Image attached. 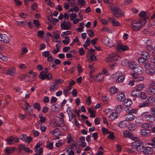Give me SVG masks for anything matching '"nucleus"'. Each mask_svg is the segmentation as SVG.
Masks as SVG:
<instances>
[{
  "label": "nucleus",
  "instance_id": "nucleus-1",
  "mask_svg": "<svg viewBox=\"0 0 155 155\" xmlns=\"http://www.w3.org/2000/svg\"><path fill=\"white\" fill-rule=\"evenodd\" d=\"M146 23V20L145 19L140 20L138 21L132 22L131 25L133 30L136 31L139 30L141 28L142 25Z\"/></svg>",
  "mask_w": 155,
  "mask_h": 155
},
{
  "label": "nucleus",
  "instance_id": "nucleus-2",
  "mask_svg": "<svg viewBox=\"0 0 155 155\" xmlns=\"http://www.w3.org/2000/svg\"><path fill=\"white\" fill-rule=\"evenodd\" d=\"M133 147H134L137 150L140 152L143 153L144 151L145 147L141 142L135 141L132 143Z\"/></svg>",
  "mask_w": 155,
  "mask_h": 155
},
{
  "label": "nucleus",
  "instance_id": "nucleus-3",
  "mask_svg": "<svg viewBox=\"0 0 155 155\" xmlns=\"http://www.w3.org/2000/svg\"><path fill=\"white\" fill-rule=\"evenodd\" d=\"M113 4L109 3V5L111 10L113 12L114 15L116 17L118 18L119 15L121 14V11L118 6L112 7Z\"/></svg>",
  "mask_w": 155,
  "mask_h": 155
},
{
  "label": "nucleus",
  "instance_id": "nucleus-4",
  "mask_svg": "<svg viewBox=\"0 0 155 155\" xmlns=\"http://www.w3.org/2000/svg\"><path fill=\"white\" fill-rule=\"evenodd\" d=\"M144 68L146 73L148 75H153L155 73V69L150 64L148 63H145Z\"/></svg>",
  "mask_w": 155,
  "mask_h": 155
},
{
  "label": "nucleus",
  "instance_id": "nucleus-5",
  "mask_svg": "<svg viewBox=\"0 0 155 155\" xmlns=\"http://www.w3.org/2000/svg\"><path fill=\"white\" fill-rule=\"evenodd\" d=\"M142 116L147 121L153 122L155 120V117L153 115L150 114L148 112H144L142 114Z\"/></svg>",
  "mask_w": 155,
  "mask_h": 155
},
{
  "label": "nucleus",
  "instance_id": "nucleus-6",
  "mask_svg": "<svg viewBox=\"0 0 155 155\" xmlns=\"http://www.w3.org/2000/svg\"><path fill=\"white\" fill-rule=\"evenodd\" d=\"M120 58V57L118 55L114 53L108 55L107 61L111 63H114Z\"/></svg>",
  "mask_w": 155,
  "mask_h": 155
},
{
  "label": "nucleus",
  "instance_id": "nucleus-7",
  "mask_svg": "<svg viewBox=\"0 0 155 155\" xmlns=\"http://www.w3.org/2000/svg\"><path fill=\"white\" fill-rule=\"evenodd\" d=\"M93 71H91L90 74V77L93 78L94 80H96L98 82H100L102 81L104 77V75L103 74H101L97 76H93L91 75V74Z\"/></svg>",
  "mask_w": 155,
  "mask_h": 155
},
{
  "label": "nucleus",
  "instance_id": "nucleus-8",
  "mask_svg": "<svg viewBox=\"0 0 155 155\" xmlns=\"http://www.w3.org/2000/svg\"><path fill=\"white\" fill-rule=\"evenodd\" d=\"M0 41L3 43H10V39L9 36L7 35L0 33Z\"/></svg>",
  "mask_w": 155,
  "mask_h": 155
},
{
  "label": "nucleus",
  "instance_id": "nucleus-9",
  "mask_svg": "<svg viewBox=\"0 0 155 155\" xmlns=\"http://www.w3.org/2000/svg\"><path fill=\"white\" fill-rule=\"evenodd\" d=\"M124 136L125 137H129L133 140H136L137 138L134 137L132 133L128 130H125L123 132Z\"/></svg>",
  "mask_w": 155,
  "mask_h": 155
},
{
  "label": "nucleus",
  "instance_id": "nucleus-10",
  "mask_svg": "<svg viewBox=\"0 0 155 155\" xmlns=\"http://www.w3.org/2000/svg\"><path fill=\"white\" fill-rule=\"evenodd\" d=\"M129 48L126 45H124L122 44L118 45L116 48V50L120 52L125 51L128 49Z\"/></svg>",
  "mask_w": 155,
  "mask_h": 155
},
{
  "label": "nucleus",
  "instance_id": "nucleus-11",
  "mask_svg": "<svg viewBox=\"0 0 155 155\" xmlns=\"http://www.w3.org/2000/svg\"><path fill=\"white\" fill-rule=\"evenodd\" d=\"M141 134L144 136H149L150 135L151 131L148 129H142L140 130Z\"/></svg>",
  "mask_w": 155,
  "mask_h": 155
},
{
  "label": "nucleus",
  "instance_id": "nucleus-12",
  "mask_svg": "<svg viewBox=\"0 0 155 155\" xmlns=\"http://www.w3.org/2000/svg\"><path fill=\"white\" fill-rule=\"evenodd\" d=\"M134 71L138 74H141L143 73V69L141 66L137 65L134 69Z\"/></svg>",
  "mask_w": 155,
  "mask_h": 155
},
{
  "label": "nucleus",
  "instance_id": "nucleus-13",
  "mask_svg": "<svg viewBox=\"0 0 155 155\" xmlns=\"http://www.w3.org/2000/svg\"><path fill=\"white\" fill-rule=\"evenodd\" d=\"M60 133L61 131L58 128L55 129L51 133V134L54 135L57 139H59V136L61 135Z\"/></svg>",
  "mask_w": 155,
  "mask_h": 155
},
{
  "label": "nucleus",
  "instance_id": "nucleus-14",
  "mask_svg": "<svg viewBox=\"0 0 155 155\" xmlns=\"http://www.w3.org/2000/svg\"><path fill=\"white\" fill-rule=\"evenodd\" d=\"M15 68H12L8 69L7 70L5 71V73L8 75L13 76L15 74Z\"/></svg>",
  "mask_w": 155,
  "mask_h": 155
},
{
  "label": "nucleus",
  "instance_id": "nucleus-15",
  "mask_svg": "<svg viewBox=\"0 0 155 155\" xmlns=\"http://www.w3.org/2000/svg\"><path fill=\"white\" fill-rule=\"evenodd\" d=\"M135 117H136L133 114L129 113L126 115L125 120L126 121H131L134 120Z\"/></svg>",
  "mask_w": 155,
  "mask_h": 155
},
{
  "label": "nucleus",
  "instance_id": "nucleus-16",
  "mask_svg": "<svg viewBox=\"0 0 155 155\" xmlns=\"http://www.w3.org/2000/svg\"><path fill=\"white\" fill-rule=\"evenodd\" d=\"M141 93V91H139L136 89L132 91L131 92L132 96L134 97H139Z\"/></svg>",
  "mask_w": 155,
  "mask_h": 155
},
{
  "label": "nucleus",
  "instance_id": "nucleus-17",
  "mask_svg": "<svg viewBox=\"0 0 155 155\" xmlns=\"http://www.w3.org/2000/svg\"><path fill=\"white\" fill-rule=\"evenodd\" d=\"M145 102L141 103L139 105V107L148 106L151 104V102L149 101V99L146 100Z\"/></svg>",
  "mask_w": 155,
  "mask_h": 155
},
{
  "label": "nucleus",
  "instance_id": "nucleus-18",
  "mask_svg": "<svg viewBox=\"0 0 155 155\" xmlns=\"http://www.w3.org/2000/svg\"><path fill=\"white\" fill-rule=\"evenodd\" d=\"M117 99L120 101H123L125 99V95L123 93H120L117 95Z\"/></svg>",
  "mask_w": 155,
  "mask_h": 155
},
{
  "label": "nucleus",
  "instance_id": "nucleus-19",
  "mask_svg": "<svg viewBox=\"0 0 155 155\" xmlns=\"http://www.w3.org/2000/svg\"><path fill=\"white\" fill-rule=\"evenodd\" d=\"M16 150V147H8L5 149V153L8 154L13 153Z\"/></svg>",
  "mask_w": 155,
  "mask_h": 155
},
{
  "label": "nucleus",
  "instance_id": "nucleus-20",
  "mask_svg": "<svg viewBox=\"0 0 155 155\" xmlns=\"http://www.w3.org/2000/svg\"><path fill=\"white\" fill-rule=\"evenodd\" d=\"M149 15L148 13H146L145 12L142 11L139 14V16L140 17H145V18L143 19L147 18L149 17Z\"/></svg>",
  "mask_w": 155,
  "mask_h": 155
},
{
  "label": "nucleus",
  "instance_id": "nucleus-21",
  "mask_svg": "<svg viewBox=\"0 0 155 155\" xmlns=\"http://www.w3.org/2000/svg\"><path fill=\"white\" fill-rule=\"evenodd\" d=\"M153 151V149L150 147H145L143 153L146 154H150Z\"/></svg>",
  "mask_w": 155,
  "mask_h": 155
},
{
  "label": "nucleus",
  "instance_id": "nucleus-22",
  "mask_svg": "<svg viewBox=\"0 0 155 155\" xmlns=\"http://www.w3.org/2000/svg\"><path fill=\"white\" fill-rule=\"evenodd\" d=\"M46 120V118L44 117L43 118L40 119L37 122V123L36 124V126L38 128L39 127V125L40 124L41 126L42 123H45Z\"/></svg>",
  "mask_w": 155,
  "mask_h": 155
},
{
  "label": "nucleus",
  "instance_id": "nucleus-23",
  "mask_svg": "<svg viewBox=\"0 0 155 155\" xmlns=\"http://www.w3.org/2000/svg\"><path fill=\"white\" fill-rule=\"evenodd\" d=\"M147 93L151 95H155V88L153 87H150L147 89Z\"/></svg>",
  "mask_w": 155,
  "mask_h": 155
},
{
  "label": "nucleus",
  "instance_id": "nucleus-24",
  "mask_svg": "<svg viewBox=\"0 0 155 155\" xmlns=\"http://www.w3.org/2000/svg\"><path fill=\"white\" fill-rule=\"evenodd\" d=\"M123 102L124 105L127 107L130 106L132 104V101L130 99H127V100L125 99V101Z\"/></svg>",
  "mask_w": 155,
  "mask_h": 155
},
{
  "label": "nucleus",
  "instance_id": "nucleus-25",
  "mask_svg": "<svg viewBox=\"0 0 155 155\" xmlns=\"http://www.w3.org/2000/svg\"><path fill=\"white\" fill-rule=\"evenodd\" d=\"M144 86L143 83H140L137 84L134 87L135 89L139 91H141L143 88H144Z\"/></svg>",
  "mask_w": 155,
  "mask_h": 155
},
{
  "label": "nucleus",
  "instance_id": "nucleus-26",
  "mask_svg": "<svg viewBox=\"0 0 155 155\" xmlns=\"http://www.w3.org/2000/svg\"><path fill=\"white\" fill-rule=\"evenodd\" d=\"M141 54L142 57L144 58L146 60L149 59L150 58L149 53L145 51H143L141 52Z\"/></svg>",
  "mask_w": 155,
  "mask_h": 155
},
{
  "label": "nucleus",
  "instance_id": "nucleus-27",
  "mask_svg": "<svg viewBox=\"0 0 155 155\" xmlns=\"http://www.w3.org/2000/svg\"><path fill=\"white\" fill-rule=\"evenodd\" d=\"M119 117V115L117 113L114 112L110 114L109 116V118L110 119V120H112L117 118Z\"/></svg>",
  "mask_w": 155,
  "mask_h": 155
},
{
  "label": "nucleus",
  "instance_id": "nucleus-28",
  "mask_svg": "<svg viewBox=\"0 0 155 155\" xmlns=\"http://www.w3.org/2000/svg\"><path fill=\"white\" fill-rule=\"evenodd\" d=\"M61 27L63 30H68L70 28V27L68 25H66L64 23H62L60 25Z\"/></svg>",
  "mask_w": 155,
  "mask_h": 155
},
{
  "label": "nucleus",
  "instance_id": "nucleus-29",
  "mask_svg": "<svg viewBox=\"0 0 155 155\" xmlns=\"http://www.w3.org/2000/svg\"><path fill=\"white\" fill-rule=\"evenodd\" d=\"M123 106L121 105H118L116 107V111L117 113H120L123 110Z\"/></svg>",
  "mask_w": 155,
  "mask_h": 155
},
{
  "label": "nucleus",
  "instance_id": "nucleus-30",
  "mask_svg": "<svg viewBox=\"0 0 155 155\" xmlns=\"http://www.w3.org/2000/svg\"><path fill=\"white\" fill-rule=\"evenodd\" d=\"M58 86L56 85L55 83L51 85L49 88V90L51 91L54 92L55 90H57L58 88Z\"/></svg>",
  "mask_w": 155,
  "mask_h": 155
},
{
  "label": "nucleus",
  "instance_id": "nucleus-31",
  "mask_svg": "<svg viewBox=\"0 0 155 155\" xmlns=\"http://www.w3.org/2000/svg\"><path fill=\"white\" fill-rule=\"evenodd\" d=\"M25 106H26V108L25 110H29V112L32 111V107L30 106L27 102L25 101Z\"/></svg>",
  "mask_w": 155,
  "mask_h": 155
},
{
  "label": "nucleus",
  "instance_id": "nucleus-32",
  "mask_svg": "<svg viewBox=\"0 0 155 155\" xmlns=\"http://www.w3.org/2000/svg\"><path fill=\"white\" fill-rule=\"evenodd\" d=\"M91 40L90 38H87V40L85 41V42L84 44V45L83 46L86 49H87V47L88 46H89L90 45V41Z\"/></svg>",
  "mask_w": 155,
  "mask_h": 155
},
{
  "label": "nucleus",
  "instance_id": "nucleus-33",
  "mask_svg": "<svg viewBox=\"0 0 155 155\" xmlns=\"http://www.w3.org/2000/svg\"><path fill=\"white\" fill-rule=\"evenodd\" d=\"M90 59H88V61L89 62H91V61H95L97 59L96 57L94 54H91L90 56Z\"/></svg>",
  "mask_w": 155,
  "mask_h": 155
},
{
  "label": "nucleus",
  "instance_id": "nucleus-34",
  "mask_svg": "<svg viewBox=\"0 0 155 155\" xmlns=\"http://www.w3.org/2000/svg\"><path fill=\"white\" fill-rule=\"evenodd\" d=\"M33 107L38 110H41L40 104L38 103H35L33 105Z\"/></svg>",
  "mask_w": 155,
  "mask_h": 155
},
{
  "label": "nucleus",
  "instance_id": "nucleus-35",
  "mask_svg": "<svg viewBox=\"0 0 155 155\" xmlns=\"http://www.w3.org/2000/svg\"><path fill=\"white\" fill-rule=\"evenodd\" d=\"M64 80H62L60 79H57L55 80V84L58 86V85L62 84L64 82Z\"/></svg>",
  "mask_w": 155,
  "mask_h": 155
},
{
  "label": "nucleus",
  "instance_id": "nucleus-36",
  "mask_svg": "<svg viewBox=\"0 0 155 155\" xmlns=\"http://www.w3.org/2000/svg\"><path fill=\"white\" fill-rule=\"evenodd\" d=\"M78 1L77 5H80V7L84 6L86 3L84 0H78Z\"/></svg>",
  "mask_w": 155,
  "mask_h": 155
},
{
  "label": "nucleus",
  "instance_id": "nucleus-37",
  "mask_svg": "<svg viewBox=\"0 0 155 155\" xmlns=\"http://www.w3.org/2000/svg\"><path fill=\"white\" fill-rule=\"evenodd\" d=\"M128 65L129 68L131 69L134 71V69L137 65H136L134 63H129Z\"/></svg>",
  "mask_w": 155,
  "mask_h": 155
},
{
  "label": "nucleus",
  "instance_id": "nucleus-38",
  "mask_svg": "<svg viewBox=\"0 0 155 155\" xmlns=\"http://www.w3.org/2000/svg\"><path fill=\"white\" fill-rule=\"evenodd\" d=\"M124 79V76L123 75H121L117 78L116 80L117 83H120L122 82Z\"/></svg>",
  "mask_w": 155,
  "mask_h": 155
},
{
  "label": "nucleus",
  "instance_id": "nucleus-39",
  "mask_svg": "<svg viewBox=\"0 0 155 155\" xmlns=\"http://www.w3.org/2000/svg\"><path fill=\"white\" fill-rule=\"evenodd\" d=\"M118 89L114 87H112L110 89V93L113 94H116L117 92Z\"/></svg>",
  "mask_w": 155,
  "mask_h": 155
},
{
  "label": "nucleus",
  "instance_id": "nucleus-40",
  "mask_svg": "<svg viewBox=\"0 0 155 155\" xmlns=\"http://www.w3.org/2000/svg\"><path fill=\"white\" fill-rule=\"evenodd\" d=\"M101 31L111 33V31L107 27L104 26L101 29Z\"/></svg>",
  "mask_w": 155,
  "mask_h": 155
},
{
  "label": "nucleus",
  "instance_id": "nucleus-41",
  "mask_svg": "<svg viewBox=\"0 0 155 155\" xmlns=\"http://www.w3.org/2000/svg\"><path fill=\"white\" fill-rule=\"evenodd\" d=\"M139 97L143 99H145L147 98V95L145 92L141 91Z\"/></svg>",
  "mask_w": 155,
  "mask_h": 155
},
{
  "label": "nucleus",
  "instance_id": "nucleus-42",
  "mask_svg": "<svg viewBox=\"0 0 155 155\" xmlns=\"http://www.w3.org/2000/svg\"><path fill=\"white\" fill-rule=\"evenodd\" d=\"M141 127L142 128L147 129L146 128H151V125H150V124L148 123H145L141 125Z\"/></svg>",
  "mask_w": 155,
  "mask_h": 155
},
{
  "label": "nucleus",
  "instance_id": "nucleus-43",
  "mask_svg": "<svg viewBox=\"0 0 155 155\" xmlns=\"http://www.w3.org/2000/svg\"><path fill=\"white\" fill-rule=\"evenodd\" d=\"M77 143H71V145L70 146V148L74 150H76L78 148V146L77 145Z\"/></svg>",
  "mask_w": 155,
  "mask_h": 155
},
{
  "label": "nucleus",
  "instance_id": "nucleus-44",
  "mask_svg": "<svg viewBox=\"0 0 155 155\" xmlns=\"http://www.w3.org/2000/svg\"><path fill=\"white\" fill-rule=\"evenodd\" d=\"M79 10V8L78 6H74V8L69 9V11L70 12H73L75 11L76 12H78Z\"/></svg>",
  "mask_w": 155,
  "mask_h": 155
},
{
  "label": "nucleus",
  "instance_id": "nucleus-45",
  "mask_svg": "<svg viewBox=\"0 0 155 155\" xmlns=\"http://www.w3.org/2000/svg\"><path fill=\"white\" fill-rule=\"evenodd\" d=\"M108 134H109L107 136L108 138L111 140H113L114 139L115 137L113 132H110Z\"/></svg>",
  "mask_w": 155,
  "mask_h": 155
},
{
  "label": "nucleus",
  "instance_id": "nucleus-46",
  "mask_svg": "<svg viewBox=\"0 0 155 155\" xmlns=\"http://www.w3.org/2000/svg\"><path fill=\"white\" fill-rule=\"evenodd\" d=\"M125 122L124 121H120L118 123V126L120 127L124 128L125 126Z\"/></svg>",
  "mask_w": 155,
  "mask_h": 155
},
{
  "label": "nucleus",
  "instance_id": "nucleus-47",
  "mask_svg": "<svg viewBox=\"0 0 155 155\" xmlns=\"http://www.w3.org/2000/svg\"><path fill=\"white\" fill-rule=\"evenodd\" d=\"M111 24L113 26H119V22L118 21H116L115 19H112Z\"/></svg>",
  "mask_w": 155,
  "mask_h": 155
},
{
  "label": "nucleus",
  "instance_id": "nucleus-48",
  "mask_svg": "<svg viewBox=\"0 0 155 155\" xmlns=\"http://www.w3.org/2000/svg\"><path fill=\"white\" fill-rule=\"evenodd\" d=\"M42 56L45 58L48 57L50 55L49 51H46L42 53Z\"/></svg>",
  "mask_w": 155,
  "mask_h": 155
},
{
  "label": "nucleus",
  "instance_id": "nucleus-49",
  "mask_svg": "<svg viewBox=\"0 0 155 155\" xmlns=\"http://www.w3.org/2000/svg\"><path fill=\"white\" fill-rule=\"evenodd\" d=\"M129 63L128 60H123L121 62V64L124 66H127Z\"/></svg>",
  "mask_w": 155,
  "mask_h": 155
},
{
  "label": "nucleus",
  "instance_id": "nucleus-50",
  "mask_svg": "<svg viewBox=\"0 0 155 155\" xmlns=\"http://www.w3.org/2000/svg\"><path fill=\"white\" fill-rule=\"evenodd\" d=\"M67 112L69 117H70V115L71 114H73V112L71 110V108L70 107H69L67 108Z\"/></svg>",
  "mask_w": 155,
  "mask_h": 155
},
{
  "label": "nucleus",
  "instance_id": "nucleus-51",
  "mask_svg": "<svg viewBox=\"0 0 155 155\" xmlns=\"http://www.w3.org/2000/svg\"><path fill=\"white\" fill-rule=\"evenodd\" d=\"M77 17V15L76 13H72L70 15V18L72 21Z\"/></svg>",
  "mask_w": 155,
  "mask_h": 155
},
{
  "label": "nucleus",
  "instance_id": "nucleus-52",
  "mask_svg": "<svg viewBox=\"0 0 155 155\" xmlns=\"http://www.w3.org/2000/svg\"><path fill=\"white\" fill-rule=\"evenodd\" d=\"M78 52L81 55H83L85 54V51L83 48H81L79 49Z\"/></svg>",
  "mask_w": 155,
  "mask_h": 155
},
{
  "label": "nucleus",
  "instance_id": "nucleus-53",
  "mask_svg": "<svg viewBox=\"0 0 155 155\" xmlns=\"http://www.w3.org/2000/svg\"><path fill=\"white\" fill-rule=\"evenodd\" d=\"M46 74H43L41 72L39 75V78L41 80H45L46 79Z\"/></svg>",
  "mask_w": 155,
  "mask_h": 155
},
{
  "label": "nucleus",
  "instance_id": "nucleus-54",
  "mask_svg": "<svg viewBox=\"0 0 155 155\" xmlns=\"http://www.w3.org/2000/svg\"><path fill=\"white\" fill-rule=\"evenodd\" d=\"M129 130H134L136 128V126L133 124H131L129 127Z\"/></svg>",
  "mask_w": 155,
  "mask_h": 155
},
{
  "label": "nucleus",
  "instance_id": "nucleus-55",
  "mask_svg": "<svg viewBox=\"0 0 155 155\" xmlns=\"http://www.w3.org/2000/svg\"><path fill=\"white\" fill-rule=\"evenodd\" d=\"M152 143H149L150 145H151L153 148H155V137L151 140Z\"/></svg>",
  "mask_w": 155,
  "mask_h": 155
},
{
  "label": "nucleus",
  "instance_id": "nucleus-56",
  "mask_svg": "<svg viewBox=\"0 0 155 155\" xmlns=\"http://www.w3.org/2000/svg\"><path fill=\"white\" fill-rule=\"evenodd\" d=\"M77 69L79 74H81L82 72V69L80 64H78L77 65Z\"/></svg>",
  "mask_w": 155,
  "mask_h": 155
},
{
  "label": "nucleus",
  "instance_id": "nucleus-57",
  "mask_svg": "<svg viewBox=\"0 0 155 155\" xmlns=\"http://www.w3.org/2000/svg\"><path fill=\"white\" fill-rule=\"evenodd\" d=\"M15 141V138L12 137H8L7 139V141H10L12 142H13Z\"/></svg>",
  "mask_w": 155,
  "mask_h": 155
},
{
  "label": "nucleus",
  "instance_id": "nucleus-58",
  "mask_svg": "<svg viewBox=\"0 0 155 155\" xmlns=\"http://www.w3.org/2000/svg\"><path fill=\"white\" fill-rule=\"evenodd\" d=\"M44 34V31H38L37 35L38 36L42 37L43 36Z\"/></svg>",
  "mask_w": 155,
  "mask_h": 155
},
{
  "label": "nucleus",
  "instance_id": "nucleus-59",
  "mask_svg": "<svg viewBox=\"0 0 155 155\" xmlns=\"http://www.w3.org/2000/svg\"><path fill=\"white\" fill-rule=\"evenodd\" d=\"M72 94L73 97H76L77 96L78 92L76 89H74L72 90Z\"/></svg>",
  "mask_w": 155,
  "mask_h": 155
},
{
  "label": "nucleus",
  "instance_id": "nucleus-60",
  "mask_svg": "<svg viewBox=\"0 0 155 155\" xmlns=\"http://www.w3.org/2000/svg\"><path fill=\"white\" fill-rule=\"evenodd\" d=\"M102 130L104 134H108L110 132L107 129L105 128L104 127L102 128Z\"/></svg>",
  "mask_w": 155,
  "mask_h": 155
},
{
  "label": "nucleus",
  "instance_id": "nucleus-61",
  "mask_svg": "<svg viewBox=\"0 0 155 155\" xmlns=\"http://www.w3.org/2000/svg\"><path fill=\"white\" fill-rule=\"evenodd\" d=\"M91 97L90 96L88 97L86 99V102L88 104V105H90L91 103Z\"/></svg>",
  "mask_w": 155,
  "mask_h": 155
},
{
  "label": "nucleus",
  "instance_id": "nucleus-62",
  "mask_svg": "<svg viewBox=\"0 0 155 155\" xmlns=\"http://www.w3.org/2000/svg\"><path fill=\"white\" fill-rule=\"evenodd\" d=\"M146 60L143 57L141 58H140L138 59V62L140 63H143Z\"/></svg>",
  "mask_w": 155,
  "mask_h": 155
},
{
  "label": "nucleus",
  "instance_id": "nucleus-63",
  "mask_svg": "<svg viewBox=\"0 0 155 155\" xmlns=\"http://www.w3.org/2000/svg\"><path fill=\"white\" fill-rule=\"evenodd\" d=\"M34 24L37 27H38L40 25L39 21L38 20H34L33 21Z\"/></svg>",
  "mask_w": 155,
  "mask_h": 155
},
{
  "label": "nucleus",
  "instance_id": "nucleus-64",
  "mask_svg": "<svg viewBox=\"0 0 155 155\" xmlns=\"http://www.w3.org/2000/svg\"><path fill=\"white\" fill-rule=\"evenodd\" d=\"M88 34L90 37H94V32L91 30H89Z\"/></svg>",
  "mask_w": 155,
  "mask_h": 155
}]
</instances>
